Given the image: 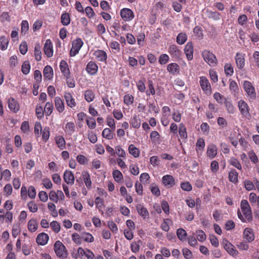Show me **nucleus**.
<instances>
[{
  "mask_svg": "<svg viewBox=\"0 0 259 259\" xmlns=\"http://www.w3.org/2000/svg\"><path fill=\"white\" fill-rule=\"evenodd\" d=\"M240 207L243 213V215L241 211L238 210L237 215L239 219L243 222H247L251 220L252 213L248 201L246 200H242L241 201Z\"/></svg>",
  "mask_w": 259,
  "mask_h": 259,
  "instance_id": "nucleus-1",
  "label": "nucleus"
},
{
  "mask_svg": "<svg viewBox=\"0 0 259 259\" xmlns=\"http://www.w3.org/2000/svg\"><path fill=\"white\" fill-rule=\"evenodd\" d=\"M202 56L205 62L210 66L214 67L217 65V59L212 52L205 50L202 51Z\"/></svg>",
  "mask_w": 259,
  "mask_h": 259,
  "instance_id": "nucleus-2",
  "label": "nucleus"
},
{
  "mask_svg": "<svg viewBox=\"0 0 259 259\" xmlns=\"http://www.w3.org/2000/svg\"><path fill=\"white\" fill-rule=\"evenodd\" d=\"M243 87L249 100H255L256 98L255 89L252 83L249 81H243Z\"/></svg>",
  "mask_w": 259,
  "mask_h": 259,
  "instance_id": "nucleus-3",
  "label": "nucleus"
},
{
  "mask_svg": "<svg viewBox=\"0 0 259 259\" xmlns=\"http://www.w3.org/2000/svg\"><path fill=\"white\" fill-rule=\"evenodd\" d=\"M54 250L60 258H65L67 256V250L64 244L60 241H57L54 244Z\"/></svg>",
  "mask_w": 259,
  "mask_h": 259,
  "instance_id": "nucleus-4",
  "label": "nucleus"
},
{
  "mask_svg": "<svg viewBox=\"0 0 259 259\" xmlns=\"http://www.w3.org/2000/svg\"><path fill=\"white\" fill-rule=\"evenodd\" d=\"M238 107L242 117L248 118L250 116L249 107L244 100H240L238 102Z\"/></svg>",
  "mask_w": 259,
  "mask_h": 259,
  "instance_id": "nucleus-5",
  "label": "nucleus"
},
{
  "mask_svg": "<svg viewBox=\"0 0 259 259\" xmlns=\"http://www.w3.org/2000/svg\"><path fill=\"white\" fill-rule=\"evenodd\" d=\"M83 42L81 38H77L74 40L72 42V48L70 52V55L74 57L78 53L82 47Z\"/></svg>",
  "mask_w": 259,
  "mask_h": 259,
  "instance_id": "nucleus-6",
  "label": "nucleus"
},
{
  "mask_svg": "<svg viewBox=\"0 0 259 259\" xmlns=\"http://www.w3.org/2000/svg\"><path fill=\"white\" fill-rule=\"evenodd\" d=\"M223 244L225 249L230 255L233 257L237 256L238 251L232 243L227 240H223Z\"/></svg>",
  "mask_w": 259,
  "mask_h": 259,
  "instance_id": "nucleus-7",
  "label": "nucleus"
},
{
  "mask_svg": "<svg viewBox=\"0 0 259 259\" xmlns=\"http://www.w3.org/2000/svg\"><path fill=\"white\" fill-rule=\"evenodd\" d=\"M13 221V213L7 211L5 212L3 209H0V222L4 223L5 221L7 223H11Z\"/></svg>",
  "mask_w": 259,
  "mask_h": 259,
  "instance_id": "nucleus-8",
  "label": "nucleus"
},
{
  "mask_svg": "<svg viewBox=\"0 0 259 259\" xmlns=\"http://www.w3.org/2000/svg\"><path fill=\"white\" fill-rule=\"evenodd\" d=\"M162 182L163 185L167 188H171L176 184V181L171 175H166L162 177Z\"/></svg>",
  "mask_w": 259,
  "mask_h": 259,
  "instance_id": "nucleus-9",
  "label": "nucleus"
},
{
  "mask_svg": "<svg viewBox=\"0 0 259 259\" xmlns=\"http://www.w3.org/2000/svg\"><path fill=\"white\" fill-rule=\"evenodd\" d=\"M93 55L98 61L106 62L107 54L105 51L102 50H97L94 51Z\"/></svg>",
  "mask_w": 259,
  "mask_h": 259,
  "instance_id": "nucleus-10",
  "label": "nucleus"
},
{
  "mask_svg": "<svg viewBox=\"0 0 259 259\" xmlns=\"http://www.w3.org/2000/svg\"><path fill=\"white\" fill-rule=\"evenodd\" d=\"M120 16L125 21H130L134 18L133 12L130 9L123 8L120 10Z\"/></svg>",
  "mask_w": 259,
  "mask_h": 259,
  "instance_id": "nucleus-11",
  "label": "nucleus"
},
{
  "mask_svg": "<svg viewBox=\"0 0 259 259\" xmlns=\"http://www.w3.org/2000/svg\"><path fill=\"white\" fill-rule=\"evenodd\" d=\"M85 69L89 74L95 75L98 72V66L95 61H91L88 63Z\"/></svg>",
  "mask_w": 259,
  "mask_h": 259,
  "instance_id": "nucleus-12",
  "label": "nucleus"
},
{
  "mask_svg": "<svg viewBox=\"0 0 259 259\" xmlns=\"http://www.w3.org/2000/svg\"><path fill=\"white\" fill-rule=\"evenodd\" d=\"M235 63L239 69H242L245 66V54L241 53H236L235 57Z\"/></svg>",
  "mask_w": 259,
  "mask_h": 259,
  "instance_id": "nucleus-13",
  "label": "nucleus"
},
{
  "mask_svg": "<svg viewBox=\"0 0 259 259\" xmlns=\"http://www.w3.org/2000/svg\"><path fill=\"white\" fill-rule=\"evenodd\" d=\"M8 104L9 109L14 113H17L20 109L18 102L13 97L8 100Z\"/></svg>",
  "mask_w": 259,
  "mask_h": 259,
  "instance_id": "nucleus-14",
  "label": "nucleus"
},
{
  "mask_svg": "<svg viewBox=\"0 0 259 259\" xmlns=\"http://www.w3.org/2000/svg\"><path fill=\"white\" fill-rule=\"evenodd\" d=\"M44 51L45 55L49 58L53 55V44L50 39H47L44 46Z\"/></svg>",
  "mask_w": 259,
  "mask_h": 259,
  "instance_id": "nucleus-15",
  "label": "nucleus"
},
{
  "mask_svg": "<svg viewBox=\"0 0 259 259\" xmlns=\"http://www.w3.org/2000/svg\"><path fill=\"white\" fill-rule=\"evenodd\" d=\"M200 85L202 90L205 92H210L211 86L208 79L205 76L200 77Z\"/></svg>",
  "mask_w": 259,
  "mask_h": 259,
  "instance_id": "nucleus-16",
  "label": "nucleus"
},
{
  "mask_svg": "<svg viewBox=\"0 0 259 259\" xmlns=\"http://www.w3.org/2000/svg\"><path fill=\"white\" fill-rule=\"evenodd\" d=\"M193 46L191 42H189L185 46L184 53L188 60H192L193 58Z\"/></svg>",
  "mask_w": 259,
  "mask_h": 259,
  "instance_id": "nucleus-17",
  "label": "nucleus"
},
{
  "mask_svg": "<svg viewBox=\"0 0 259 259\" xmlns=\"http://www.w3.org/2000/svg\"><path fill=\"white\" fill-rule=\"evenodd\" d=\"M63 179L68 185H73L74 183V176L70 170H66L64 172Z\"/></svg>",
  "mask_w": 259,
  "mask_h": 259,
  "instance_id": "nucleus-18",
  "label": "nucleus"
},
{
  "mask_svg": "<svg viewBox=\"0 0 259 259\" xmlns=\"http://www.w3.org/2000/svg\"><path fill=\"white\" fill-rule=\"evenodd\" d=\"M64 97L68 106L71 108H73L76 106V104L75 101L71 93L66 92L64 94Z\"/></svg>",
  "mask_w": 259,
  "mask_h": 259,
  "instance_id": "nucleus-19",
  "label": "nucleus"
},
{
  "mask_svg": "<svg viewBox=\"0 0 259 259\" xmlns=\"http://www.w3.org/2000/svg\"><path fill=\"white\" fill-rule=\"evenodd\" d=\"M243 238L248 242H251L253 241L254 235L253 230L249 228L245 229L243 232Z\"/></svg>",
  "mask_w": 259,
  "mask_h": 259,
  "instance_id": "nucleus-20",
  "label": "nucleus"
},
{
  "mask_svg": "<svg viewBox=\"0 0 259 259\" xmlns=\"http://www.w3.org/2000/svg\"><path fill=\"white\" fill-rule=\"evenodd\" d=\"M180 70V66L176 63H171L167 66V71L174 75L179 74Z\"/></svg>",
  "mask_w": 259,
  "mask_h": 259,
  "instance_id": "nucleus-21",
  "label": "nucleus"
},
{
  "mask_svg": "<svg viewBox=\"0 0 259 259\" xmlns=\"http://www.w3.org/2000/svg\"><path fill=\"white\" fill-rule=\"evenodd\" d=\"M49 238V237L47 234L41 233L37 235L36 241L39 245H45L48 243Z\"/></svg>",
  "mask_w": 259,
  "mask_h": 259,
  "instance_id": "nucleus-22",
  "label": "nucleus"
},
{
  "mask_svg": "<svg viewBox=\"0 0 259 259\" xmlns=\"http://www.w3.org/2000/svg\"><path fill=\"white\" fill-rule=\"evenodd\" d=\"M137 210L138 212V213L142 217L143 219L148 218L149 217V213L147 208L145 207L142 204H138L136 206Z\"/></svg>",
  "mask_w": 259,
  "mask_h": 259,
  "instance_id": "nucleus-23",
  "label": "nucleus"
},
{
  "mask_svg": "<svg viewBox=\"0 0 259 259\" xmlns=\"http://www.w3.org/2000/svg\"><path fill=\"white\" fill-rule=\"evenodd\" d=\"M55 105L57 111L62 113L65 109V105L63 101L59 97H56L55 99Z\"/></svg>",
  "mask_w": 259,
  "mask_h": 259,
  "instance_id": "nucleus-24",
  "label": "nucleus"
},
{
  "mask_svg": "<svg viewBox=\"0 0 259 259\" xmlns=\"http://www.w3.org/2000/svg\"><path fill=\"white\" fill-rule=\"evenodd\" d=\"M60 69L61 72L67 78H68L70 75V71L67 63L65 60H62L60 63Z\"/></svg>",
  "mask_w": 259,
  "mask_h": 259,
  "instance_id": "nucleus-25",
  "label": "nucleus"
},
{
  "mask_svg": "<svg viewBox=\"0 0 259 259\" xmlns=\"http://www.w3.org/2000/svg\"><path fill=\"white\" fill-rule=\"evenodd\" d=\"M55 141L58 147L61 150H63L66 148V141L64 138L60 135L56 136L55 137Z\"/></svg>",
  "mask_w": 259,
  "mask_h": 259,
  "instance_id": "nucleus-26",
  "label": "nucleus"
},
{
  "mask_svg": "<svg viewBox=\"0 0 259 259\" xmlns=\"http://www.w3.org/2000/svg\"><path fill=\"white\" fill-rule=\"evenodd\" d=\"M169 53L174 58H179L181 57V52L176 45H171L168 49Z\"/></svg>",
  "mask_w": 259,
  "mask_h": 259,
  "instance_id": "nucleus-27",
  "label": "nucleus"
},
{
  "mask_svg": "<svg viewBox=\"0 0 259 259\" xmlns=\"http://www.w3.org/2000/svg\"><path fill=\"white\" fill-rule=\"evenodd\" d=\"M206 153L209 158H213L217 154V148L216 146L214 144L208 145Z\"/></svg>",
  "mask_w": 259,
  "mask_h": 259,
  "instance_id": "nucleus-28",
  "label": "nucleus"
},
{
  "mask_svg": "<svg viewBox=\"0 0 259 259\" xmlns=\"http://www.w3.org/2000/svg\"><path fill=\"white\" fill-rule=\"evenodd\" d=\"M38 226V224L36 220L34 219H31L27 223V228L29 231L34 232L37 230Z\"/></svg>",
  "mask_w": 259,
  "mask_h": 259,
  "instance_id": "nucleus-29",
  "label": "nucleus"
},
{
  "mask_svg": "<svg viewBox=\"0 0 259 259\" xmlns=\"http://www.w3.org/2000/svg\"><path fill=\"white\" fill-rule=\"evenodd\" d=\"M205 147V142L203 139L199 138L196 144L195 150L198 154H201L202 151Z\"/></svg>",
  "mask_w": 259,
  "mask_h": 259,
  "instance_id": "nucleus-30",
  "label": "nucleus"
},
{
  "mask_svg": "<svg viewBox=\"0 0 259 259\" xmlns=\"http://www.w3.org/2000/svg\"><path fill=\"white\" fill-rule=\"evenodd\" d=\"M130 124L134 128H139L141 125V119L136 114H134L131 119Z\"/></svg>",
  "mask_w": 259,
  "mask_h": 259,
  "instance_id": "nucleus-31",
  "label": "nucleus"
},
{
  "mask_svg": "<svg viewBox=\"0 0 259 259\" xmlns=\"http://www.w3.org/2000/svg\"><path fill=\"white\" fill-rule=\"evenodd\" d=\"M238 174L235 169H231L228 174L229 181L234 184L238 182Z\"/></svg>",
  "mask_w": 259,
  "mask_h": 259,
  "instance_id": "nucleus-32",
  "label": "nucleus"
},
{
  "mask_svg": "<svg viewBox=\"0 0 259 259\" xmlns=\"http://www.w3.org/2000/svg\"><path fill=\"white\" fill-rule=\"evenodd\" d=\"M75 126L73 122H68L66 124L64 130L66 134L71 135L75 132Z\"/></svg>",
  "mask_w": 259,
  "mask_h": 259,
  "instance_id": "nucleus-33",
  "label": "nucleus"
},
{
  "mask_svg": "<svg viewBox=\"0 0 259 259\" xmlns=\"http://www.w3.org/2000/svg\"><path fill=\"white\" fill-rule=\"evenodd\" d=\"M82 177L85 186L88 189H90L92 187V182L89 173L88 171H83L82 173Z\"/></svg>",
  "mask_w": 259,
  "mask_h": 259,
  "instance_id": "nucleus-34",
  "label": "nucleus"
},
{
  "mask_svg": "<svg viewBox=\"0 0 259 259\" xmlns=\"http://www.w3.org/2000/svg\"><path fill=\"white\" fill-rule=\"evenodd\" d=\"M224 104L228 113L230 114H234L235 113V108L231 101L225 99Z\"/></svg>",
  "mask_w": 259,
  "mask_h": 259,
  "instance_id": "nucleus-35",
  "label": "nucleus"
},
{
  "mask_svg": "<svg viewBox=\"0 0 259 259\" xmlns=\"http://www.w3.org/2000/svg\"><path fill=\"white\" fill-rule=\"evenodd\" d=\"M247 156L251 162L255 164L258 163L259 159L256 154L253 150L249 151L247 153Z\"/></svg>",
  "mask_w": 259,
  "mask_h": 259,
  "instance_id": "nucleus-36",
  "label": "nucleus"
},
{
  "mask_svg": "<svg viewBox=\"0 0 259 259\" xmlns=\"http://www.w3.org/2000/svg\"><path fill=\"white\" fill-rule=\"evenodd\" d=\"M206 16L208 18L212 19L217 21L220 19V14L218 12H213L210 10H207L206 11Z\"/></svg>",
  "mask_w": 259,
  "mask_h": 259,
  "instance_id": "nucleus-37",
  "label": "nucleus"
},
{
  "mask_svg": "<svg viewBox=\"0 0 259 259\" xmlns=\"http://www.w3.org/2000/svg\"><path fill=\"white\" fill-rule=\"evenodd\" d=\"M142 241L139 240L137 241H133L131 244V249L133 253H137L139 250L140 245L142 244Z\"/></svg>",
  "mask_w": 259,
  "mask_h": 259,
  "instance_id": "nucleus-38",
  "label": "nucleus"
},
{
  "mask_svg": "<svg viewBox=\"0 0 259 259\" xmlns=\"http://www.w3.org/2000/svg\"><path fill=\"white\" fill-rule=\"evenodd\" d=\"M61 22L64 26H67L70 23V17L69 14L67 13H63L61 16Z\"/></svg>",
  "mask_w": 259,
  "mask_h": 259,
  "instance_id": "nucleus-39",
  "label": "nucleus"
},
{
  "mask_svg": "<svg viewBox=\"0 0 259 259\" xmlns=\"http://www.w3.org/2000/svg\"><path fill=\"white\" fill-rule=\"evenodd\" d=\"M84 96L85 100L89 103L92 102L95 98L94 93L91 90L85 91Z\"/></svg>",
  "mask_w": 259,
  "mask_h": 259,
  "instance_id": "nucleus-40",
  "label": "nucleus"
},
{
  "mask_svg": "<svg viewBox=\"0 0 259 259\" xmlns=\"http://www.w3.org/2000/svg\"><path fill=\"white\" fill-rule=\"evenodd\" d=\"M53 69L49 65L46 66L43 71L44 76L49 79L52 78L53 76Z\"/></svg>",
  "mask_w": 259,
  "mask_h": 259,
  "instance_id": "nucleus-41",
  "label": "nucleus"
},
{
  "mask_svg": "<svg viewBox=\"0 0 259 259\" xmlns=\"http://www.w3.org/2000/svg\"><path fill=\"white\" fill-rule=\"evenodd\" d=\"M95 204H96V208L99 210V211L103 213V208L104 206V200L100 197H97L95 199Z\"/></svg>",
  "mask_w": 259,
  "mask_h": 259,
  "instance_id": "nucleus-42",
  "label": "nucleus"
},
{
  "mask_svg": "<svg viewBox=\"0 0 259 259\" xmlns=\"http://www.w3.org/2000/svg\"><path fill=\"white\" fill-rule=\"evenodd\" d=\"M9 40V38L4 36L0 37V48L2 51L6 50L8 48Z\"/></svg>",
  "mask_w": 259,
  "mask_h": 259,
  "instance_id": "nucleus-43",
  "label": "nucleus"
},
{
  "mask_svg": "<svg viewBox=\"0 0 259 259\" xmlns=\"http://www.w3.org/2000/svg\"><path fill=\"white\" fill-rule=\"evenodd\" d=\"M177 235L181 241H184L186 239L187 233L184 229L179 228L177 230Z\"/></svg>",
  "mask_w": 259,
  "mask_h": 259,
  "instance_id": "nucleus-44",
  "label": "nucleus"
},
{
  "mask_svg": "<svg viewBox=\"0 0 259 259\" xmlns=\"http://www.w3.org/2000/svg\"><path fill=\"white\" fill-rule=\"evenodd\" d=\"M128 152L134 157H138L140 155V151L133 144H131L128 147Z\"/></svg>",
  "mask_w": 259,
  "mask_h": 259,
  "instance_id": "nucleus-45",
  "label": "nucleus"
},
{
  "mask_svg": "<svg viewBox=\"0 0 259 259\" xmlns=\"http://www.w3.org/2000/svg\"><path fill=\"white\" fill-rule=\"evenodd\" d=\"M54 107L53 103L52 102H48L46 103L45 108H44L45 113L46 116H50L53 111Z\"/></svg>",
  "mask_w": 259,
  "mask_h": 259,
  "instance_id": "nucleus-46",
  "label": "nucleus"
},
{
  "mask_svg": "<svg viewBox=\"0 0 259 259\" xmlns=\"http://www.w3.org/2000/svg\"><path fill=\"white\" fill-rule=\"evenodd\" d=\"M134 101V96L130 94H126L123 97V102L127 106L131 105Z\"/></svg>",
  "mask_w": 259,
  "mask_h": 259,
  "instance_id": "nucleus-47",
  "label": "nucleus"
},
{
  "mask_svg": "<svg viewBox=\"0 0 259 259\" xmlns=\"http://www.w3.org/2000/svg\"><path fill=\"white\" fill-rule=\"evenodd\" d=\"M187 39V35L185 33H180L177 37V42L179 45H183Z\"/></svg>",
  "mask_w": 259,
  "mask_h": 259,
  "instance_id": "nucleus-48",
  "label": "nucleus"
},
{
  "mask_svg": "<svg viewBox=\"0 0 259 259\" xmlns=\"http://www.w3.org/2000/svg\"><path fill=\"white\" fill-rule=\"evenodd\" d=\"M179 134L182 139H186L187 138L186 128L183 123H181L179 125Z\"/></svg>",
  "mask_w": 259,
  "mask_h": 259,
  "instance_id": "nucleus-49",
  "label": "nucleus"
},
{
  "mask_svg": "<svg viewBox=\"0 0 259 259\" xmlns=\"http://www.w3.org/2000/svg\"><path fill=\"white\" fill-rule=\"evenodd\" d=\"M197 239L201 242H204L206 239V235L204 231L201 230H198L195 232Z\"/></svg>",
  "mask_w": 259,
  "mask_h": 259,
  "instance_id": "nucleus-50",
  "label": "nucleus"
},
{
  "mask_svg": "<svg viewBox=\"0 0 259 259\" xmlns=\"http://www.w3.org/2000/svg\"><path fill=\"white\" fill-rule=\"evenodd\" d=\"M225 74L227 76H232L234 73V69L231 63H227L224 66Z\"/></svg>",
  "mask_w": 259,
  "mask_h": 259,
  "instance_id": "nucleus-51",
  "label": "nucleus"
},
{
  "mask_svg": "<svg viewBox=\"0 0 259 259\" xmlns=\"http://www.w3.org/2000/svg\"><path fill=\"white\" fill-rule=\"evenodd\" d=\"M82 239L87 242H92L94 241V239L92 235L90 233L82 232L81 233Z\"/></svg>",
  "mask_w": 259,
  "mask_h": 259,
  "instance_id": "nucleus-52",
  "label": "nucleus"
},
{
  "mask_svg": "<svg viewBox=\"0 0 259 259\" xmlns=\"http://www.w3.org/2000/svg\"><path fill=\"white\" fill-rule=\"evenodd\" d=\"M171 223V220L169 219H164L161 225V229L165 232H168L169 230V225Z\"/></svg>",
  "mask_w": 259,
  "mask_h": 259,
  "instance_id": "nucleus-53",
  "label": "nucleus"
},
{
  "mask_svg": "<svg viewBox=\"0 0 259 259\" xmlns=\"http://www.w3.org/2000/svg\"><path fill=\"white\" fill-rule=\"evenodd\" d=\"M229 163L231 165L236 167L238 170H242V166L238 159L234 157H232L229 160Z\"/></svg>",
  "mask_w": 259,
  "mask_h": 259,
  "instance_id": "nucleus-54",
  "label": "nucleus"
},
{
  "mask_svg": "<svg viewBox=\"0 0 259 259\" xmlns=\"http://www.w3.org/2000/svg\"><path fill=\"white\" fill-rule=\"evenodd\" d=\"M112 175L114 180L117 182H120L123 179L122 173L118 169L113 170Z\"/></svg>",
  "mask_w": 259,
  "mask_h": 259,
  "instance_id": "nucleus-55",
  "label": "nucleus"
},
{
  "mask_svg": "<svg viewBox=\"0 0 259 259\" xmlns=\"http://www.w3.org/2000/svg\"><path fill=\"white\" fill-rule=\"evenodd\" d=\"M30 70V65L28 61H25L23 62L21 70L23 74L26 75L29 73Z\"/></svg>",
  "mask_w": 259,
  "mask_h": 259,
  "instance_id": "nucleus-56",
  "label": "nucleus"
},
{
  "mask_svg": "<svg viewBox=\"0 0 259 259\" xmlns=\"http://www.w3.org/2000/svg\"><path fill=\"white\" fill-rule=\"evenodd\" d=\"M102 136L108 140H111L113 138L111 131L109 128H106L103 130Z\"/></svg>",
  "mask_w": 259,
  "mask_h": 259,
  "instance_id": "nucleus-57",
  "label": "nucleus"
},
{
  "mask_svg": "<svg viewBox=\"0 0 259 259\" xmlns=\"http://www.w3.org/2000/svg\"><path fill=\"white\" fill-rule=\"evenodd\" d=\"M86 122L88 126L91 129H94L96 127V122L94 118L92 117H89L86 120Z\"/></svg>",
  "mask_w": 259,
  "mask_h": 259,
  "instance_id": "nucleus-58",
  "label": "nucleus"
},
{
  "mask_svg": "<svg viewBox=\"0 0 259 259\" xmlns=\"http://www.w3.org/2000/svg\"><path fill=\"white\" fill-rule=\"evenodd\" d=\"M50 135V128L48 127H45L44 128L42 131V139L44 142H47Z\"/></svg>",
  "mask_w": 259,
  "mask_h": 259,
  "instance_id": "nucleus-59",
  "label": "nucleus"
},
{
  "mask_svg": "<svg viewBox=\"0 0 259 259\" xmlns=\"http://www.w3.org/2000/svg\"><path fill=\"white\" fill-rule=\"evenodd\" d=\"M150 176L148 173H142L140 177V181L144 184H148L149 183Z\"/></svg>",
  "mask_w": 259,
  "mask_h": 259,
  "instance_id": "nucleus-60",
  "label": "nucleus"
},
{
  "mask_svg": "<svg viewBox=\"0 0 259 259\" xmlns=\"http://www.w3.org/2000/svg\"><path fill=\"white\" fill-rule=\"evenodd\" d=\"M169 59V57L167 54H163L159 56L158 61L161 65H164L168 62Z\"/></svg>",
  "mask_w": 259,
  "mask_h": 259,
  "instance_id": "nucleus-61",
  "label": "nucleus"
},
{
  "mask_svg": "<svg viewBox=\"0 0 259 259\" xmlns=\"http://www.w3.org/2000/svg\"><path fill=\"white\" fill-rule=\"evenodd\" d=\"M213 98L217 101V102L219 104H222L225 102V99H227L225 97H224L223 95H222L219 93H215L213 94Z\"/></svg>",
  "mask_w": 259,
  "mask_h": 259,
  "instance_id": "nucleus-62",
  "label": "nucleus"
},
{
  "mask_svg": "<svg viewBox=\"0 0 259 259\" xmlns=\"http://www.w3.org/2000/svg\"><path fill=\"white\" fill-rule=\"evenodd\" d=\"M115 151L116 154L120 157L125 158L126 153L125 151L121 148L120 146H118L115 147Z\"/></svg>",
  "mask_w": 259,
  "mask_h": 259,
  "instance_id": "nucleus-63",
  "label": "nucleus"
},
{
  "mask_svg": "<svg viewBox=\"0 0 259 259\" xmlns=\"http://www.w3.org/2000/svg\"><path fill=\"white\" fill-rule=\"evenodd\" d=\"M50 226L55 233H58L60 231V225L57 221H53L50 223Z\"/></svg>",
  "mask_w": 259,
  "mask_h": 259,
  "instance_id": "nucleus-64",
  "label": "nucleus"
}]
</instances>
